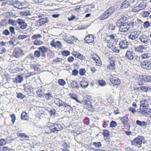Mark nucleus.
Wrapping results in <instances>:
<instances>
[{"label":"nucleus","instance_id":"nucleus-1","mask_svg":"<svg viewBox=\"0 0 151 151\" xmlns=\"http://www.w3.org/2000/svg\"><path fill=\"white\" fill-rule=\"evenodd\" d=\"M63 129V127L61 125L57 124L47 127V130L49 129L50 131L49 132H46V133L48 134L52 132L55 133V132L59 131L60 130H62Z\"/></svg>","mask_w":151,"mask_h":151},{"label":"nucleus","instance_id":"nucleus-2","mask_svg":"<svg viewBox=\"0 0 151 151\" xmlns=\"http://www.w3.org/2000/svg\"><path fill=\"white\" fill-rule=\"evenodd\" d=\"M116 25L119 27V30L122 32L127 31L130 27L133 26L132 24L129 22H126L125 23Z\"/></svg>","mask_w":151,"mask_h":151},{"label":"nucleus","instance_id":"nucleus-3","mask_svg":"<svg viewBox=\"0 0 151 151\" xmlns=\"http://www.w3.org/2000/svg\"><path fill=\"white\" fill-rule=\"evenodd\" d=\"M41 37L42 36L40 34L34 35L32 36V39H35L34 42V45H40L43 44V42L39 38Z\"/></svg>","mask_w":151,"mask_h":151},{"label":"nucleus","instance_id":"nucleus-4","mask_svg":"<svg viewBox=\"0 0 151 151\" xmlns=\"http://www.w3.org/2000/svg\"><path fill=\"white\" fill-rule=\"evenodd\" d=\"M141 67L147 70H151V63L148 60L142 62L140 64Z\"/></svg>","mask_w":151,"mask_h":151},{"label":"nucleus","instance_id":"nucleus-5","mask_svg":"<svg viewBox=\"0 0 151 151\" xmlns=\"http://www.w3.org/2000/svg\"><path fill=\"white\" fill-rule=\"evenodd\" d=\"M141 32L140 31H134L131 32L130 35H129L128 37L132 40H134L137 38L140 34Z\"/></svg>","mask_w":151,"mask_h":151},{"label":"nucleus","instance_id":"nucleus-6","mask_svg":"<svg viewBox=\"0 0 151 151\" xmlns=\"http://www.w3.org/2000/svg\"><path fill=\"white\" fill-rule=\"evenodd\" d=\"M38 49L39 50L41 53V56L42 57H45V53L48 51H50V50L45 46H42L39 47Z\"/></svg>","mask_w":151,"mask_h":151},{"label":"nucleus","instance_id":"nucleus-7","mask_svg":"<svg viewBox=\"0 0 151 151\" xmlns=\"http://www.w3.org/2000/svg\"><path fill=\"white\" fill-rule=\"evenodd\" d=\"M48 20L46 17L42 18L39 19L35 22V24L37 27L41 26L45 23H47Z\"/></svg>","mask_w":151,"mask_h":151},{"label":"nucleus","instance_id":"nucleus-8","mask_svg":"<svg viewBox=\"0 0 151 151\" xmlns=\"http://www.w3.org/2000/svg\"><path fill=\"white\" fill-rule=\"evenodd\" d=\"M140 109L139 110H142L146 109L148 107V104L147 101L145 99H144L140 101Z\"/></svg>","mask_w":151,"mask_h":151},{"label":"nucleus","instance_id":"nucleus-9","mask_svg":"<svg viewBox=\"0 0 151 151\" xmlns=\"http://www.w3.org/2000/svg\"><path fill=\"white\" fill-rule=\"evenodd\" d=\"M140 40L145 44H147L150 42V40L148 39V37L145 35H141L139 38Z\"/></svg>","mask_w":151,"mask_h":151},{"label":"nucleus","instance_id":"nucleus-10","mask_svg":"<svg viewBox=\"0 0 151 151\" xmlns=\"http://www.w3.org/2000/svg\"><path fill=\"white\" fill-rule=\"evenodd\" d=\"M128 45V43L126 40L121 41L119 43L120 48L123 49L126 48Z\"/></svg>","mask_w":151,"mask_h":151},{"label":"nucleus","instance_id":"nucleus-11","mask_svg":"<svg viewBox=\"0 0 151 151\" xmlns=\"http://www.w3.org/2000/svg\"><path fill=\"white\" fill-rule=\"evenodd\" d=\"M137 111L139 113L141 114L147 116L148 115L151 114V109H146V110L144 109L142 110H139V109H138Z\"/></svg>","mask_w":151,"mask_h":151},{"label":"nucleus","instance_id":"nucleus-12","mask_svg":"<svg viewBox=\"0 0 151 151\" xmlns=\"http://www.w3.org/2000/svg\"><path fill=\"white\" fill-rule=\"evenodd\" d=\"M139 78L142 81L146 82H149L151 81V78L149 76L146 75H142L139 76Z\"/></svg>","mask_w":151,"mask_h":151},{"label":"nucleus","instance_id":"nucleus-13","mask_svg":"<svg viewBox=\"0 0 151 151\" xmlns=\"http://www.w3.org/2000/svg\"><path fill=\"white\" fill-rule=\"evenodd\" d=\"M144 139V138L142 136H138L135 138L134 141L135 143L139 145H141L142 142V141Z\"/></svg>","mask_w":151,"mask_h":151},{"label":"nucleus","instance_id":"nucleus-14","mask_svg":"<svg viewBox=\"0 0 151 151\" xmlns=\"http://www.w3.org/2000/svg\"><path fill=\"white\" fill-rule=\"evenodd\" d=\"M125 57L130 60H132L134 58L133 53L130 50L127 51L125 55Z\"/></svg>","mask_w":151,"mask_h":151},{"label":"nucleus","instance_id":"nucleus-15","mask_svg":"<svg viewBox=\"0 0 151 151\" xmlns=\"http://www.w3.org/2000/svg\"><path fill=\"white\" fill-rule=\"evenodd\" d=\"M45 90L44 89H39L37 91V93L38 97L42 98L44 97Z\"/></svg>","mask_w":151,"mask_h":151},{"label":"nucleus","instance_id":"nucleus-16","mask_svg":"<svg viewBox=\"0 0 151 151\" xmlns=\"http://www.w3.org/2000/svg\"><path fill=\"white\" fill-rule=\"evenodd\" d=\"M110 16L109 14L106 12L105 11L103 14L100 15L98 18L101 20H103L108 18Z\"/></svg>","mask_w":151,"mask_h":151},{"label":"nucleus","instance_id":"nucleus-17","mask_svg":"<svg viewBox=\"0 0 151 151\" xmlns=\"http://www.w3.org/2000/svg\"><path fill=\"white\" fill-rule=\"evenodd\" d=\"M145 47L142 45H140L137 47H135L134 50L135 51L139 53H142L143 52V50Z\"/></svg>","mask_w":151,"mask_h":151},{"label":"nucleus","instance_id":"nucleus-18","mask_svg":"<svg viewBox=\"0 0 151 151\" xmlns=\"http://www.w3.org/2000/svg\"><path fill=\"white\" fill-rule=\"evenodd\" d=\"M28 9L27 8V9H24L22 10L23 11L20 13V15L24 16L30 15L31 14V13L29 10H27Z\"/></svg>","mask_w":151,"mask_h":151},{"label":"nucleus","instance_id":"nucleus-19","mask_svg":"<svg viewBox=\"0 0 151 151\" xmlns=\"http://www.w3.org/2000/svg\"><path fill=\"white\" fill-rule=\"evenodd\" d=\"M127 17H124L121 18L117 21V22L116 23V25L125 23V22L127 20Z\"/></svg>","mask_w":151,"mask_h":151},{"label":"nucleus","instance_id":"nucleus-20","mask_svg":"<svg viewBox=\"0 0 151 151\" xmlns=\"http://www.w3.org/2000/svg\"><path fill=\"white\" fill-rule=\"evenodd\" d=\"M18 23L19 25L20 28L22 29H25L27 27V24L23 20L18 22Z\"/></svg>","mask_w":151,"mask_h":151},{"label":"nucleus","instance_id":"nucleus-21","mask_svg":"<svg viewBox=\"0 0 151 151\" xmlns=\"http://www.w3.org/2000/svg\"><path fill=\"white\" fill-rule=\"evenodd\" d=\"M110 81L113 84L117 85H119L121 83L120 80L117 78H113Z\"/></svg>","mask_w":151,"mask_h":151},{"label":"nucleus","instance_id":"nucleus-22","mask_svg":"<svg viewBox=\"0 0 151 151\" xmlns=\"http://www.w3.org/2000/svg\"><path fill=\"white\" fill-rule=\"evenodd\" d=\"M23 79V78L20 75L16 76L15 79V82L16 83H21Z\"/></svg>","mask_w":151,"mask_h":151},{"label":"nucleus","instance_id":"nucleus-23","mask_svg":"<svg viewBox=\"0 0 151 151\" xmlns=\"http://www.w3.org/2000/svg\"><path fill=\"white\" fill-rule=\"evenodd\" d=\"M127 1L128 0H126L122 3V6L121 7L122 9L126 8L130 6V4H129V2Z\"/></svg>","mask_w":151,"mask_h":151},{"label":"nucleus","instance_id":"nucleus-24","mask_svg":"<svg viewBox=\"0 0 151 151\" xmlns=\"http://www.w3.org/2000/svg\"><path fill=\"white\" fill-rule=\"evenodd\" d=\"M81 85L83 88H86L88 85V82L85 80H82L81 82Z\"/></svg>","mask_w":151,"mask_h":151},{"label":"nucleus","instance_id":"nucleus-25","mask_svg":"<svg viewBox=\"0 0 151 151\" xmlns=\"http://www.w3.org/2000/svg\"><path fill=\"white\" fill-rule=\"evenodd\" d=\"M21 119L24 120H28V116L27 113L25 112H23L22 113L21 116Z\"/></svg>","mask_w":151,"mask_h":151},{"label":"nucleus","instance_id":"nucleus-26","mask_svg":"<svg viewBox=\"0 0 151 151\" xmlns=\"http://www.w3.org/2000/svg\"><path fill=\"white\" fill-rule=\"evenodd\" d=\"M122 122L124 126H125L127 124L126 123L128 121V117L127 116H125L122 117L121 119Z\"/></svg>","mask_w":151,"mask_h":151},{"label":"nucleus","instance_id":"nucleus-27","mask_svg":"<svg viewBox=\"0 0 151 151\" xmlns=\"http://www.w3.org/2000/svg\"><path fill=\"white\" fill-rule=\"evenodd\" d=\"M147 5V4L146 2L142 1L138 6L141 10L144 9L146 7Z\"/></svg>","mask_w":151,"mask_h":151},{"label":"nucleus","instance_id":"nucleus-28","mask_svg":"<svg viewBox=\"0 0 151 151\" xmlns=\"http://www.w3.org/2000/svg\"><path fill=\"white\" fill-rule=\"evenodd\" d=\"M136 123L138 125L141 127L146 126L147 125V123L144 121L141 122L137 120L136 121Z\"/></svg>","mask_w":151,"mask_h":151},{"label":"nucleus","instance_id":"nucleus-29","mask_svg":"<svg viewBox=\"0 0 151 151\" xmlns=\"http://www.w3.org/2000/svg\"><path fill=\"white\" fill-rule=\"evenodd\" d=\"M107 46L111 48V49L115 52L119 53V50L118 49V47H116L113 45H112L111 47H109V45H107Z\"/></svg>","mask_w":151,"mask_h":151},{"label":"nucleus","instance_id":"nucleus-30","mask_svg":"<svg viewBox=\"0 0 151 151\" xmlns=\"http://www.w3.org/2000/svg\"><path fill=\"white\" fill-rule=\"evenodd\" d=\"M115 10L114 7H110L106 11L109 14L110 16L114 12Z\"/></svg>","mask_w":151,"mask_h":151},{"label":"nucleus","instance_id":"nucleus-31","mask_svg":"<svg viewBox=\"0 0 151 151\" xmlns=\"http://www.w3.org/2000/svg\"><path fill=\"white\" fill-rule=\"evenodd\" d=\"M45 98L47 99V100H50L52 98H53L50 92H48L46 93H45Z\"/></svg>","mask_w":151,"mask_h":151},{"label":"nucleus","instance_id":"nucleus-32","mask_svg":"<svg viewBox=\"0 0 151 151\" xmlns=\"http://www.w3.org/2000/svg\"><path fill=\"white\" fill-rule=\"evenodd\" d=\"M150 55V54L145 53L142 54L141 57L143 59L149 60Z\"/></svg>","mask_w":151,"mask_h":151},{"label":"nucleus","instance_id":"nucleus-33","mask_svg":"<svg viewBox=\"0 0 151 151\" xmlns=\"http://www.w3.org/2000/svg\"><path fill=\"white\" fill-rule=\"evenodd\" d=\"M0 151H13V150L8 147H3L1 148Z\"/></svg>","mask_w":151,"mask_h":151},{"label":"nucleus","instance_id":"nucleus-34","mask_svg":"<svg viewBox=\"0 0 151 151\" xmlns=\"http://www.w3.org/2000/svg\"><path fill=\"white\" fill-rule=\"evenodd\" d=\"M93 145L96 147L99 148L101 147V144L100 142H94L93 143Z\"/></svg>","mask_w":151,"mask_h":151},{"label":"nucleus","instance_id":"nucleus-35","mask_svg":"<svg viewBox=\"0 0 151 151\" xmlns=\"http://www.w3.org/2000/svg\"><path fill=\"white\" fill-rule=\"evenodd\" d=\"M41 55V53L40 51L36 50L35 52L34 53V56L36 58H39Z\"/></svg>","mask_w":151,"mask_h":151},{"label":"nucleus","instance_id":"nucleus-36","mask_svg":"<svg viewBox=\"0 0 151 151\" xmlns=\"http://www.w3.org/2000/svg\"><path fill=\"white\" fill-rule=\"evenodd\" d=\"M9 24H10L11 25L13 26H16L17 24V22L15 20L9 19L8 21Z\"/></svg>","mask_w":151,"mask_h":151},{"label":"nucleus","instance_id":"nucleus-37","mask_svg":"<svg viewBox=\"0 0 151 151\" xmlns=\"http://www.w3.org/2000/svg\"><path fill=\"white\" fill-rule=\"evenodd\" d=\"M89 37H90L89 38V41H86L88 43L93 42L94 41V37L93 35H89Z\"/></svg>","mask_w":151,"mask_h":151},{"label":"nucleus","instance_id":"nucleus-38","mask_svg":"<svg viewBox=\"0 0 151 151\" xmlns=\"http://www.w3.org/2000/svg\"><path fill=\"white\" fill-rule=\"evenodd\" d=\"M56 47L59 49H62L63 48V45L59 41H56Z\"/></svg>","mask_w":151,"mask_h":151},{"label":"nucleus","instance_id":"nucleus-39","mask_svg":"<svg viewBox=\"0 0 151 151\" xmlns=\"http://www.w3.org/2000/svg\"><path fill=\"white\" fill-rule=\"evenodd\" d=\"M75 57L81 59H84L85 57L83 55L80 53H76Z\"/></svg>","mask_w":151,"mask_h":151},{"label":"nucleus","instance_id":"nucleus-40","mask_svg":"<svg viewBox=\"0 0 151 151\" xmlns=\"http://www.w3.org/2000/svg\"><path fill=\"white\" fill-rule=\"evenodd\" d=\"M71 85L72 88H77L78 87V84L74 81H73L71 82Z\"/></svg>","mask_w":151,"mask_h":151},{"label":"nucleus","instance_id":"nucleus-41","mask_svg":"<svg viewBox=\"0 0 151 151\" xmlns=\"http://www.w3.org/2000/svg\"><path fill=\"white\" fill-rule=\"evenodd\" d=\"M56 41L55 39H53L52 41L50 42V45L52 47L56 48Z\"/></svg>","mask_w":151,"mask_h":151},{"label":"nucleus","instance_id":"nucleus-42","mask_svg":"<svg viewBox=\"0 0 151 151\" xmlns=\"http://www.w3.org/2000/svg\"><path fill=\"white\" fill-rule=\"evenodd\" d=\"M98 83L99 85L103 86H105L106 83L105 81L102 80H99Z\"/></svg>","mask_w":151,"mask_h":151},{"label":"nucleus","instance_id":"nucleus-43","mask_svg":"<svg viewBox=\"0 0 151 151\" xmlns=\"http://www.w3.org/2000/svg\"><path fill=\"white\" fill-rule=\"evenodd\" d=\"M17 135L18 137H24V139H26V138H29V137L27 136V135H26L24 133H19L17 134Z\"/></svg>","mask_w":151,"mask_h":151},{"label":"nucleus","instance_id":"nucleus-44","mask_svg":"<svg viewBox=\"0 0 151 151\" xmlns=\"http://www.w3.org/2000/svg\"><path fill=\"white\" fill-rule=\"evenodd\" d=\"M116 26L115 24H110L109 26V30H113L115 29Z\"/></svg>","mask_w":151,"mask_h":151},{"label":"nucleus","instance_id":"nucleus-45","mask_svg":"<svg viewBox=\"0 0 151 151\" xmlns=\"http://www.w3.org/2000/svg\"><path fill=\"white\" fill-rule=\"evenodd\" d=\"M2 34L8 36L10 35V32L8 29H5L3 31Z\"/></svg>","mask_w":151,"mask_h":151},{"label":"nucleus","instance_id":"nucleus-46","mask_svg":"<svg viewBox=\"0 0 151 151\" xmlns=\"http://www.w3.org/2000/svg\"><path fill=\"white\" fill-rule=\"evenodd\" d=\"M70 54V52L68 51H63L62 52V55L64 56H68Z\"/></svg>","mask_w":151,"mask_h":151},{"label":"nucleus","instance_id":"nucleus-47","mask_svg":"<svg viewBox=\"0 0 151 151\" xmlns=\"http://www.w3.org/2000/svg\"><path fill=\"white\" fill-rule=\"evenodd\" d=\"M70 96L71 98L75 100L77 102L81 103L80 101L77 98L76 95L72 94L70 95Z\"/></svg>","mask_w":151,"mask_h":151},{"label":"nucleus","instance_id":"nucleus-48","mask_svg":"<svg viewBox=\"0 0 151 151\" xmlns=\"http://www.w3.org/2000/svg\"><path fill=\"white\" fill-rule=\"evenodd\" d=\"M143 26L145 28H147L150 26V23L148 21H146L143 24Z\"/></svg>","mask_w":151,"mask_h":151},{"label":"nucleus","instance_id":"nucleus-49","mask_svg":"<svg viewBox=\"0 0 151 151\" xmlns=\"http://www.w3.org/2000/svg\"><path fill=\"white\" fill-rule=\"evenodd\" d=\"M58 83L60 85L64 86L65 83V81L63 79H60L58 80Z\"/></svg>","mask_w":151,"mask_h":151},{"label":"nucleus","instance_id":"nucleus-50","mask_svg":"<svg viewBox=\"0 0 151 151\" xmlns=\"http://www.w3.org/2000/svg\"><path fill=\"white\" fill-rule=\"evenodd\" d=\"M117 125V123L115 121H111L110 124V127H116Z\"/></svg>","mask_w":151,"mask_h":151},{"label":"nucleus","instance_id":"nucleus-51","mask_svg":"<svg viewBox=\"0 0 151 151\" xmlns=\"http://www.w3.org/2000/svg\"><path fill=\"white\" fill-rule=\"evenodd\" d=\"M17 97L19 99H23L25 97V96L23 95L22 93H18Z\"/></svg>","mask_w":151,"mask_h":151},{"label":"nucleus","instance_id":"nucleus-52","mask_svg":"<svg viewBox=\"0 0 151 151\" xmlns=\"http://www.w3.org/2000/svg\"><path fill=\"white\" fill-rule=\"evenodd\" d=\"M9 29L11 34H15V32L14 28L13 27H9Z\"/></svg>","mask_w":151,"mask_h":151},{"label":"nucleus","instance_id":"nucleus-53","mask_svg":"<svg viewBox=\"0 0 151 151\" xmlns=\"http://www.w3.org/2000/svg\"><path fill=\"white\" fill-rule=\"evenodd\" d=\"M27 36L25 35H20L18 36V39H23L27 37Z\"/></svg>","mask_w":151,"mask_h":151},{"label":"nucleus","instance_id":"nucleus-54","mask_svg":"<svg viewBox=\"0 0 151 151\" xmlns=\"http://www.w3.org/2000/svg\"><path fill=\"white\" fill-rule=\"evenodd\" d=\"M132 10L133 12H137L141 10V9H140V8L138 6L134 7L133 9Z\"/></svg>","mask_w":151,"mask_h":151},{"label":"nucleus","instance_id":"nucleus-55","mask_svg":"<svg viewBox=\"0 0 151 151\" xmlns=\"http://www.w3.org/2000/svg\"><path fill=\"white\" fill-rule=\"evenodd\" d=\"M11 121L13 124H14L15 122L16 119L15 115L14 114H13L11 115Z\"/></svg>","mask_w":151,"mask_h":151},{"label":"nucleus","instance_id":"nucleus-56","mask_svg":"<svg viewBox=\"0 0 151 151\" xmlns=\"http://www.w3.org/2000/svg\"><path fill=\"white\" fill-rule=\"evenodd\" d=\"M115 66L114 65L109 64L107 66V68L110 70H113L114 69Z\"/></svg>","mask_w":151,"mask_h":151},{"label":"nucleus","instance_id":"nucleus-57","mask_svg":"<svg viewBox=\"0 0 151 151\" xmlns=\"http://www.w3.org/2000/svg\"><path fill=\"white\" fill-rule=\"evenodd\" d=\"M60 101H61V102H62V101L61 100H60V99H59L58 101L57 100L55 101H54V103L58 106H61V102H60Z\"/></svg>","mask_w":151,"mask_h":151},{"label":"nucleus","instance_id":"nucleus-58","mask_svg":"<svg viewBox=\"0 0 151 151\" xmlns=\"http://www.w3.org/2000/svg\"><path fill=\"white\" fill-rule=\"evenodd\" d=\"M86 72V70L84 69H80L79 73V74L83 76L84 75Z\"/></svg>","mask_w":151,"mask_h":151},{"label":"nucleus","instance_id":"nucleus-59","mask_svg":"<svg viewBox=\"0 0 151 151\" xmlns=\"http://www.w3.org/2000/svg\"><path fill=\"white\" fill-rule=\"evenodd\" d=\"M103 134L104 136L107 137L109 136V131L106 130H105L104 131Z\"/></svg>","mask_w":151,"mask_h":151},{"label":"nucleus","instance_id":"nucleus-60","mask_svg":"<svg viewBox=\"0 0 151 151\" xmlns=\"http://www.w3.org/2000/svg\"><path fill=\"white\" fill-rule=\"evenodd\" d=\"M6 51V49L3 47L0 48V54H2L5 52Z\"/></svg>","mask_w":151,"mask_h":151},{"label":"nucleus","instance_id":"nucleus-61","mask_svg":"<svg viewBox=\"0 0 151 151\" xmlns=\"http://www.w3.org/2000/svg\"><path fill=\"white\" fill-rule=\"evenodd\" d=\"M78 73V70L76 69H74L72 71V75L74 76H76Z\"/></svg>","mask_w":151,"mask_h":151},{"label":"nucleus","instance_id":"nucleus-62","mask_svg":"<svg viewBox=\"0 0 151 151\" xmlns=\"http://www.w3.org/2000/svg\"><path fill=\"white\" fill-rule=\"evenodd\" d=\"M129 109L133 114H134L136 111V110L134 109L131 107H129Z\"/></svg>","mask_w":151,"mask_h":151},{"label":"nucleus","instance_id":"nucleus-63","mask_svg":"<svg viewBox=\"0 0 151 151\" xmlns=\"http://www.w3.org/2000/svg\"><path fill=\"white\" fill-rule=\"evenodd\" d=\"M81 6H78L75 7L74 10H76L77 12H79L80 10V9L81 8Z\"/></svg>","mask_w":151,"mask_h":151},{"label":"nucleus","instance_id":"nucleus-64","mask_svg":"<svg viewBox=\"0 0 151 151\" xmlns=\"http://www.w3.org/2000/svg\"><path fill=\"white\" fill-rule=\"evenodd\" d=\"M150 14V13L148 11L145 12H144L143 15L144 17H146L149 16Z\"/></svg>","mask_w":151,"mask_h":151}]
</instances>
